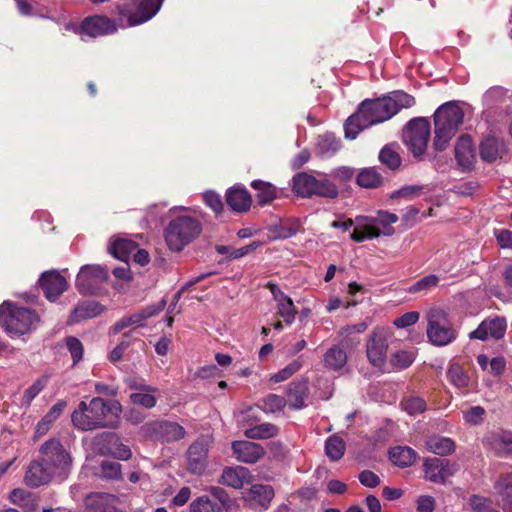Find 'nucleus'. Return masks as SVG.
I'll return each mask as SVG.
<instances>
[{"instance_id":"obj_21","label":"nucleus","mask_w":512,"mask_h":512,"mask_svg":"<svg viewBox=\"0 0 512 512\" xmlns=\"http://www.w3.org/2000/svg\"><path fill=\"white\" fill-rule=\"evenodd\" d=\"M232 450L239 461L249 464L256 463L265 454L260 444L250 441H235L232 443Z\"/></svg>"},{"instance_id":"obj_34","label":"nucleus","mask_w":512,"mask_h":512,"mask_svg":"<svg viewBox=\"0 0 512 512\" xmlns=\"http://www.w3.org/2000/svg\"><path fill=\"white\" fill-rule=\"evenodd\" d=\"M137 247V243L132 240L118 238L113 241L109 251L115 258L124 262H128L132 254L136 251Z\"/></svg>"},{"instance_id":"obj_25","label":"nucleus","mask_w":512,"mask_h":512,"mask_svg":"<svg viewBox=\"0 0 512 512\" xmlns=\"http://www.w3.org/2000/svg\"><path fill=\"white\" fill-rule=\"evenodd\" d=\"M507 152L505 143L493 136H488L480 143V156L485 162L491 163Z\"/></svg>"},{"instance_id":"obj_5","label":"nucleus","mask_w":512,"mask_h":512,"mask_svg":"<svg viewBox=\"0 0 512 512\" xmlns=\"http://www.w3.org/2000/svg\"><path fill=\"white\" fill-rule=\"evenodd\" d=\"M38 314L27 307L18 306L10 301L0 305V325L13 336H20L35 329L39 323Z\"/></svg>"},{"instance_id":"obj_12","label":"nucleus","mask_w":512,"mask_h":512,"mask_svg":"<svg viewBox=\"0 0 512 512\" xmlns=\"http://www.w3.org/2000/svg\"><path fill=\"white\" fill-rule=\"evenodd\" d=\"M108 276V269L104 266L84 265L77 275L76 287L82 294H93Z\"/></svg>"},{"instance_id":"obj_29","label":"nucleus","mask_w":512,"mask_h":512,"mask_svg":"<svg viewBox=\"0 0 512 512\" xmlns=\"http://www.w3.org/2000/svg\"><path fill=\"white\" fill-rule=\"evenodd\" d=\"M226 202L233 211L242 213L249 210L252 199L247 190L234 187L227 191Z\"/></svg>"},{"instance_id":"obj_56","label":"nucleus","mask_w":512,"mask_h":512,"mask_svg":"<svg viewBox=\"0 0 512 512\" xmlns=\"http://www.w3.org/2000/svg\"><path fill=\"white\" fill-rule=\"evenodd\" d=\"M48 383V377L42 376L38 378L23 394V403L30 405L33 399L44 389Z\"/></svg>"},{"instance_id":"obj_14","label":"nucleus","mask_w":512,"mask_h":512,"mask_svg":"<svg viewBox=\"0 0 512 512\" xmlns=\"http://www.w3.org/2000/svg\"><path fill=\"white\" fill-rule=\"evenodd\" d=\"M95 446L102 455H110L118 460H128L132 456L131 449L123 444L115 433H102L95 437Z\"/></svg>"},{"instance_id":"obj_59","label":"nucleus","mask_w":512,"mask_h":512,"mask_svg":"<svg viewBox=\"0 0 512 512\" xmlns=\"http://www.w3.org/2000/svg\"><path fill=\"white\" fill-rule=\"evenodd\" d=\"M439 282V277L431 274L428 276H425L418 280L416 283H414L410 288L409 292L416 293L424 290H429L435 286H437Z\"/></svg>"},{"instance_id":"obj_26","label":"nucleus","mask_w":512,"mask_h":512,"mask_svg":"<svg viewBox=\"0 0 512 512\" xmlns=\"http://www.w3.org/2000/svg\"><path fill=\"white\" fill-rule=\"evenodd\" d=\"M455 158L464 169H470L473 166L475 153L470 136L462 135L458 138L455 146Z\"/></svg>"},{"instance_id":"obj_18","label":"nucleus","mask_w":512,"mask_h":512,"mask_svg":"<svg viewBox=\"0 0 512 512\" xmlns=\"http://www.w3.org/2000/svg\"><path fill=\"white\" fill-rule=\"evenodd\" d=\"M506 321L504 318L495 317L487 319L480 323L476 330L470 332V339H479L485 341L489 338L501 339L505 335Z\"/></svg>"},{"instance_id":"obj_51","label":"nucleus","mask_w":512,"mask_h":512,"mask_svg":"<svg viewBox=\"0 0 512 512\" xmlns=\"http://www.w3.org/2000/svg\"><path fill=\"white\" fill-rule=\"evenodd\" d=\"M427 189L424 185H408L404 186L396 191H394L391 194V198H405L407 200H413L417 197H420L422 194H424L425 190Z\"/></svg>"},{"instance_id":"obj_8","label":"nucleus","mask_w":512,"mask_h":512,"mask_svg":"<svg viewBox=\"0 0 512 512\" xmlns=\"http://www.w3.org/2000/svg\"><path fill=\"white\" fill-rule=\"evenodd\" d=\"M427 322V337L433 345L446 346L456 339L457 332L442 309H430L427 312Z\"/></svg>"},{"instance_id":"obj_2","label":"nucleus","mask_w":512,"mask_h":512,"mask_svg":"<svg viewBox=\"0 0 512 512\" xmlns=\"http://www.w3.org/2000/svg\"><path fill=\"white\" fill-rule=\"evenodd\" d=\"M122 411L118 401H104L100 397L93 398L89 403L81 401L78 408L72 413L74 426L82 431L106 427V415L118 416Z\"/></svg>"},{"instance_id":"obj_41","label":"nucleus","mask_w":512,"mask_h":512,"mask_svg":"<svg viewBox=\"0 0 512 512\" xmlns=\"http://www.w3.org/2000/svg\"><path fill=\"white\" fill-rule=\"evenodd\" d=\"M318 149L323 156L334 155L341 147V141L332 133H326L319 137Z\"/></svg>"},{"instance_id":"obj_19","label":"nucleus","mask_w":512,"mask_h":512,"mask_svg":"<svg viewBox=\"0 0 512 512\" xmlns=\"http://www.w3.org/2000/svg\"><path fill=\"white\" fill-rule=\"evenodd\" d=\"M119 499L109 493L96 492L85 499V512H120L117 508Z\"/></svg>"},{"instance_id":"obj_4","label":"nucleus","mask_w":512,"mask_h":512,"mask_svg":"<svg viewBox=\"0 0 512 512\" xmlns=\"http://www.w3.org/2000/svg\"><path fill=\"white\" fill-rule=\"evenodd\" d=\"M463 110L454 102L441 105L434 114L433 147L444 151L463 122Z\"/></svg>"},{"instance_id":"obj_61","label":"nucleus","mask_w":512,"mask_h":512,"mask_svg":"<svg viewBox=\"0 0 512 512\" xmlns=\"http://www.w3.org/2000/svg\"><path fill=\"white\" fill-rule=\"evenodd\" d=\"M470 506L473 512H493V506L491 500L474 495L470 498Z\"/></svg>"},{"instance_id":"obj_45","label":"nucleus","mask_w":512,"mask_h":512,"mask_svg":"<svg viewBox=\"0 0 512 512\" xmlns=\"http://www.w3.org/2000/svg\"><path fill=\"white\" fill-rule=\"evenodd\" d=\"M388 97L390 98V102L393 103L395 114L403 108H410L414 106L416 103L415 98L412 95L402 90L391 92Z\"/></svg>"},{"instance_id":"obj_57","label":"nucleus","mask_w":512,"mask_h":512,"mask_svg":"<svg viewBox=\"0 0 512 512\" xmlns=\"http://www.w3.org/2000/svg\"><path fill=\"white\" fill-rule=\"evenodd\" d=\"M121 464L113 461H103L101 463V473L106 479L119 480L122 477Z\"/></svg>"},{"instance_id":"obj_13","label":"nucleus","mask_w":512,"mask_h":512,"mask_svg":"<svg viewBox=\"0 0 512 512\" xmlns=\"http://www.w3.org/2000/svg\"><path fill=\"white\" fill-rule=\"evenodd\" d=\"M165 306H166V300L162 299L157 304L149 305L136 313H133L128 316H124L121 319H119L118 321H116L110 327V333L113 335H116L120 331H122L126 328H129V327H131L130 330L134 331L135 328L143 326L144 322L148 318H150V317L160 313L162 310H164Z\"/></svg>"},{"instance_id":"obj_17","label":"nucleus","mask_w":512,"mask_h":512,"mask_svg":"<svg viewBox=\"0 0 512 512\" xmlns=\"http://www.w3.org/2000/svg\"><path fill=\"white\" fill-rule=\"evenodd\" d=\"M116 31V22L103 15L87 17L80 26V32L92 38L112 34Z\"/></svg>"},{"instance_id":"obj_3","label":"nucleus","mask_w":512,"mask_h":512,"mask_svg":"<svg viewBox=\"0 0 512 512\" xmlns=\"http://www.w3.org/2000/svg\"><path fill=\"white\" fill-rule=\"evenodd\" d=\"M203 230L201 221L192 215H178L170 220L164 230V238L168 248L173 252L182 251L197 239Z\"/></svg>"},{"instance_id":"obj_39","label":"nucleus","mask_w":512,"mask_h":512,"mask_svg":"<svg viewBox=\"0 0 512 512\" xmlns=\"http://www.w3.org/2000/svg\"><path fill=\"white\" fill-rule=\"evenodd\" d=\"M368 325L366 322H360L354 325H348L343 327L339 331V337L342 339V344L347 347H353L359 343V339L353 337L354 334H359L367 329Z\"/></svg>"},{"instance_id":"obj_50","label":"nucleus","mask_w":512,"mask_h":512,"mask_svg":"<svg viewBox=\"0 0 512 512\" xmlns=\"http://www.w3.org/2000/svg\"><path fill=\"white\" fill-rule=\"evenodd\" d=\"M277 310V314L283 318L286 324L290 325L294 322L296 309L290 297H287L285 300L278 302Z\"/></svg>"},{"instance_id":"obj_32","label":"nucleus","mask_w":512,"mask_h":512,"mask_svg":"<svg viewBox=\"0 0 512 512\" xmlns=\"http://www.w3.org/2000/svg\"><path fill=\"white\" fill-rule=\"evenodd\" d=\"M425 446L429 452L441 456L449 455L455 450V443L452 439L439 435L428 437Z\"/></svg>"},{"instance_id":"obj_44","label":"nucleus","mask_w":512,"mask_h":512,"mask_svg":"<svg viewBox=\"0 0 512 512\" xmlns=\"http://www.w3.org/2000/svg\"><path fill=\"white\" fill-rule=\"evenodd\" d=\"M382 182V176L375 168H365L357 176V183L365 188H376Z\"/></svg>"},{"instance_id":"obj_28","label":"nucleus","mask_w":512,"mask_h":512,"mask_svg":"<svg viewBox=\"0 0 512 512\" xmlns=\"http://www.w3.org/2000/svg\"><path fill=\"white\" fill-rule=\"evenodd\" d=\"M346 345H334L330 347L323 356L324 367L332 371H341L347 363V353L344 350Z\"/></svg>"},{"instance_id":"obj_9","label":"nucleus","mask_w":512,"mask_h":512,"mask_svg":"<svg viewBox=\"0 0 512 512\" xmlns=\"http://www.w3.org/2000/svg\"><path fill=\"white\" fill-rule=\"evenodd\" d=\"M430 123L426 118L418 117L408 122L403 131V140L415 157L426 151L430 138Z\"/></svg>"},{"instance_id":"obj_37","label":"nucleus","mask_w":512,"mask_h":512,"mask_svg":"<svg viewBox=\"0 0 512 512\" xmlns=\"http://www.w3.org/2000/svg\"><path fill=\"white\" fill-rule=\"evenodd\" d=\"M245 436L249 439H268L279 434V428L272 423H262L246 429Z\"/></svg>"},{"instance_id":"obj_22","label":"nucleus","mask_w":512,"mask_h":512,"mask_svg":"<svg viewBox=\"0 0 512 512\" xmlns=\"http://www.w3.org/2000/svg\"><path fill=\"white\" fill-rule=\"evenodd\" d=\"M53 479L56 477L40 458L30 463L25 475V482L31 487L45 485Z\"/></svg>"},{"instance_id":"obj_52","label":"nucleus","mask_w":512,"mask_h":512,"mask_svg":"<svg viewBox=\"0 0 512 512\" xmlns=\"http://www.w3.org/2000/svg\"><path fill=\"white\" fill-rule=\"evenodd\" d=\"M379 159L382 164L395 170L401 165L400 155L390 146H385L379 153Z\"/></svg>"},{"instance_id":"obj_6","label":"nucleus","mask_w":512,"mask_h":512,"mask_svg":"<svg viewBox=\"0 0 512 512\" xmlns=\"http://www.w3.org/2000/svg\"><path fill=\"white\" fill-rule=\"evenodd\" d=\"M164 0H128L116 5V14L121 26L134 27L152 19L160 10Z\"/></svg>"},{"instance_id":"obj_62","label":"nucleus","mask_w":512,"mask_h":512,"mask_svg":"<svg viewBox=\"0 0 512 512\" xmlns=\"http://www.w3.org/2000/svg\"><path fill=\"white\" fill-rule=\"evenodd\" d=\"M205 203L215 212L221 213L224 207L222 199L219 194L213 191H207L203 195Z\"/></svg>"},{"instance_id":"obj_23","label":"nucleus","mask_w":512,"mask_h":512,"mask_svg":"<svg viewBox=\"0 0 512 512\" xmlns=\"http://www.w3.org/2000/svg\"><path fill=\"white\" fill-rule=\"evenodd\" d=\"M498 505L504 512H512V472L499 475L494 482Z\"/></svg>"},{"instance_id":"obj_54","label":"nucleus","mask_w":512,"mask_h":512,"mask_svg":"<svg viewBox=\"0 0 512 512\" xmlns=\"http://www.w3.org/2000/svg\"><path fill=\"white\" fill-rule=\"evenodd\" d=\"M314 195L333 199L338 196V189L332 182L327 179H316Z\"/></svg>"},{"instance_id":"obj_46","label":"nucleus","mask_w":512,"mask_h":512,"mask_svg":"<svg viewBox=\"0 0 512 512\" xmlns=\"http://www.w3.org/2000/svg\"><path fill=\"white\" fill-rule=\"evenodd\" d=\"M190 512H222V507L208 496H200L191 502Z\"/></svg>"},{"instance_id":"obj_31","label":"nucleus","mask_w":512,"mask_h":512,"mask_svg":"<svg viewBox=\"0 0 512 512\" xmlns=\"http://www.w3.org/2000/svg\"><path fill=\"white\" fill-rule=\"evenodd\" d=\"M104 311V307L95 301H88L80 303L75 307L71 316L70 322H80L100 315Z\"/></svg>"},{"instance_id":"obj_11","label":"nucleus","mask_w":512,"mask_h":512,"mask_svg":"<svg viewBox=\"0 0 512 512\" xmlns=\"http://www.w3.org/2000/svg\"><path fill=\"white\" fill-rule=\"evenodd\" d=\"M140 431L144 437L163 442L177 441L185 436V429L181 425L167 420L148 422Z\"/></svg>"},{"instance_id":"obj_36","label":"nucleus","mask_w":512,"mask_h":512,"mask_svg":"<svg viewBox=\"0 0 512 512\" xmlns=\"http://www.w3.org/2000/svg\"><path fill=\"white\" fill-rule=\"evenodd\" d=\"M390 460L397 466L406 467L416 459V452L409 447H394L389 451Z\"/></svg>"},{"instance_id":"obj_49","label":"nucleus","mask_w":512,"mask_h":512,"mask_svg":"<svg viewBox=\"0 0 512 512\" xmlns=\"http://www.w3.org/2000/svg\"><path fill=\"white\" fill-rule=\"evenodd\" d=\"M156 391H143L140 390L138 392H134L130 394V402L133 405H139L146 409H151L155 407L157 403V399L153 395Z\"/></svg>"},{"instance_id":"obj_1","label":"nucleus","mask_w":512,"mask_h":512,"mask_svg":"<svg viewBox=\"0 0 512 512\" xmlns=\"http://www.w3.org/2000/svg\"><path fill=\"white\" fill-rule=\"evenodd\" d=\"M394 115V106L388 95L374 100L366 99L359 105L357 111L346 120L345 136L353 140L363 129L387 121Z\"/></svg>"},{"instance_id":"obj_33","label":"nucleus","mask_w":512,"mask_h":512,"mask_svg":"<svg viewBox=\"0 0 512 512\" xmlns=\"http://www.w3.org/2000/svg\"><path fill=\"white\" fill-rule=\"evenodd\" d=\"M274 497V490L270 485L255 484L249 490V499L260 509H267Z\"/></svg>"},{"instance_id":"obj_20","label":"nucleus","mask_w":512,"mask_h":512,"mask_svg":"<svg viewBox=\"0 0 512 512\" xmlns=\"http://www.w3.org/2000/svg\"><path fill=\"white\" fill-rule=\"evenodd\" d=\"M40 285L50 301H55L67 289L66 279L56 271L43 273Z\"/></svg>"},{"instance_id":"obj_55","label":"nucleus","mask_w":512,"mask_h":512,"mask_svg":"<svg viewBox=\"0 0 512 512\" xmlns=\"http://www.w3.org/2000/svg\"><path fill=\"white\" fill-rule=\"evenodd\" d=\"M302 367V361L300 359H296L288 364L283 369L279 370L277 373L271 375L270 381L274 383H279L290 378L294 373L300 370Z\"/></svg>"},{"instance_id":"obj_63","label":"nucleus","mask_w":512,"mask_h":512,"mask_svg":"<svg viewBox=\"0 0 512 512\" xmlns=\"http://www.w3.org/2000/svg\"><path fill=\"white\" fill-rule=\"evenodd\" d=\"M358 479L363 486L368 488H375L381 482L379 476L370 470H363Z\"/></svg>"},{"instance_id":"obj_53","label":"nucleus","mask_w":512,"mask_h":512,"mask_svg":"<svg viewBox=\"0 0 512 512\" xmlns=\"http://www.w3.org/2000/svg\"><path fill=\"white\" fill-rule=\"evenodd\" d=\"M414 358L413 352L400 350L391 355L390 363L393 368L402 370L408 368L413 363Z\"/></svg>"},{"instance_id":"obj_47","label":"nucleus","mask_w":512,"mask_h":512,"mask_svg":"<svg viewBox=\"0 0 512 512\" xmlns=\"http://www.w3.org/2000/svg\"><path fill=\"white\" fill-rule=\"evenodd\" d=\"M493 445L497 453L501 455L512 454V432L503 431L495 434Z\"/></svg>"},{"instance_id":"obj_24","label":"nucleus","mask_w":512,"mask_h":512,"mask_svg":"<svg viewBox=\"0 0 512 512\" xmlns=\"http://www.w3.org/2000/svg\"><path fill=\"white\" fill-rule=\"evenodd\" d=\"M251 477L250 471L243 466L226 467L219 482L234 489H241L244 484L251 482Z\"/></svg>"},{"instance_id":"obj_40","label":"nucleus","mask_w":512,"mask_h":512,"mask_svg":"<svg viewBox=\"0 0 512 512\" xmlns=\"http://www.w3.org/2000/svg\"><path fill=\"white\" fill-rule=\"evenodd\" d=\"M345 442L338 435L330 436L325 442V453L332 461L341 459L345 453Z\"/></svg>"},{"instance_id":"obj_10","label":"nucleus","mask_w":512,"mask_h":512,"mask_svg":"<svg viewBox=\"0 0 512 512\" xmlns=\"http://www.w3.org/2000/svg\"><path fill=\"white\" fill-rule=\"evenodd\" d=\"M391 332L385 327H375L366 343V354L369 362L377 368H382L386 363L388 340Z\"/></svg>"},{"instance_id":"obj_27","label":"nucleus","mask_w":512,"mask_h":512,"mask_svg":"<svg viewBox=\"0 0 512 512\" xmlns=\"http://www.w3.org/2000/svg\"><path fill=\"white\" fill-rule=\"evenodd\" d=\"M308 395V383L305 380H295L287 388V404L291 409L299 410L305 407Z\"/></svg>"},{"instance_id":"obj_30","label":"nucleus","mask_w":512,"mask_h":512,"mask_svg":"<svg viewBox=\"0 0 512 512\" xmlns=\"http://www.w3.org/2000/svg\"><path fill=\"white\" fill-rule=\"evenodd\" d=\"M66 406L67 403L64 400H60L54 404L45 416L37 423L34 437L40 438L45 435L49 431L52 423L60 417Z\"/></svg>"},{"instance_id":"obj_43","label":"nucleus","mask_w":512,"mask_h":512,"mask_svg":"<svg viewBox=\"0 0 512 512\" xmlns=\"http://www.w3.org/2000/svg\"><path fill=\"white\" fill-rule=\"evenodd\" d=\"M287 405L284 397L277 394H268L260 401V408L265 413H277Z\"/></svg>"},{"instance_id":"obj_7","label":"nucleus","mask_w":512,"mask_h":512,"mask_svg":"<svg viewBox=\"0 0 512 512\" xmlns=\"http://www.w3.org/2000/svg\"><path fill=\"white\" fill-rule=\"evenodd\" d=\"M40 459L60 481L66 479L71 471L72 457L55 438L49 439L40 447Z\"/></svg>"},{"instance_id":"obj_16","label":"nucleus","mask_w":512,"mask_h":512,"mask_svg":"<svg viewBox=\"0 0 512 512\" xmlns=\"http://www.w3.org/2000/svg\"><path fill=\"white\" fill-rule=\"evenodd\" d=\"M459 470L455 462L440 458H427L424 461L426 478L434 483H444L448 477L453 476Z\"/></svg>"},{"instance_id":"obj_58","label":"nucleus","mask_w":512,"mask_h":512,"mask_svg":"<svg viewBox=\"0 0 512 512\" xmlns=\"http://www.w3.org/2000/svg\"><path fill=\"white\" fill-rule=\"evenodd\" d=\"M401 406L410 415L422 413L426 409V403L420 397L406 398L401 402Z\"/></svg>"},{"instance_id":"obj_35","label":"nucleus","mask_w":512,"mask_h":512,"mask_svg":"<svg viewBox=\"0 0 512 512\" xmlns=\"http://www.w3.org/2000/svg\"><path fill=\"white\" fill-rule=\"evenodd\" d=\"M316 178L307 173H300L293 178V191L301 197L314 195Z\"/></svg>"},{"instance_id":"obj_60","label":"nucleus","mask_w":512,"mask_h":512,"mask_svg":"<svg viewBox=\"0 0 512 512\" xmlns=\"http://www.w3.org/2000/svg\"><path fill=\"white\" fill-rule=\"evenodd\" d=\"M66 345L72 356L73 363H78L82 359L84 351L81 341L76 337H68L66 339Z\"/></svg>"},{"instance_id":"obj_42","label":"nucleus","mask_w":512,"mask_h":512,"mask_svg":"<svg viewBox=\"0 0 512 512\" xmlns=\"http://www.w3.org/2000/svg\"><path fill=\"white\" fill-rule=\"evenodd\" d=\"M447 377L450 383L459 389L466 388L469 384L468 375L465 373L463 368L456 363H451L449 365Z\"/></svg>"},{"instance_id":"obj_48","label":"nucleus","mask_w":512,"mask_h":512,"mask_svg":"<svg viewBox=\"0 0 512 512\" xmlns=\"http://www.w3.org/2000/svg\"><path fill=\"white\" fill-rule=\"evenodd\" d=\"M133 341V330H129L128 332L122 334L119 343L110 352L109 360L114 363L119 361L123 357L125 351L131 346Z\"/></svg>"},{"instance_id":"obj_64","label":"nucleus","mask_w":512,"mask_h":512,"mask_svg":"<svg viewBox=\"0 0 512 512\" xmlns=\"http://www.w3.org/2000/svg\"><path fill=\"white\" fill-rule=\"evenodd\" d=\"M505 89L501 86H495L490 89H488L484 95L483 100L486 104L492 105L495 102H497L499 99L503 98L505 96Z\"/></svg>"},{"instance_id":"obj_38","label":"nucleus","mask_w":512,"mask_h":512,"mask_svg":"<svg viewBox=\"0 0 512 512\" xmlns=\"http://www.w3.org/2000/svg\"><path fill=\"white\" fill-rule=\"evenodd\" d=\"M251 186L257 191L256 199L260 205H266L276 197V189L270 183L254 180Z\"/></svg>"},{"instance_id":"obj_15","label":"nucleus","mask_w":512,"mask_h":512,"mask_svg":"<svg viewBox=\"0 0 512 512\" xmlns=\"http://www.w3.org/2000/svg\"><path fill=\"white\" fill-rule=\"evenodd\" d=\"M209 441L206 438L197 439L187 451V469L194 475L204 474L208 464Z\"/></svg>"}]
</instances>
